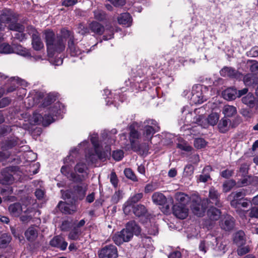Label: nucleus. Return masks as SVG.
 <instances>
[{"label": "nucleus", "instance_id": "7c9ffc66", "mask_svg": "<svg viewBox=\"0 0 258 258\" xmlns=\"http://www.w3.org/2000/svg\"><path fill=\"white\" fill-rule=\"evenodd\" d=\"M243 81L246 86H250L257 83L258 78L254 75L248 74L244 76Z\"/></svg>", "mask_w": 258, "mask_h": 258}, {"label": "nucleus", "instance_id": "680f3d73", "mask_svg": "<svg viewBox=\"0 0 258 258\" xmlns=\"http://www.w3.org/2000/svg\"><path fill=\"white\" fill-rule=\"evenodd\" d=\"M157 189V185L155 183H150L147 184L145 187V192L149 193Z\"/></svg>", "mask_w": 258, "mask_h": 258}, {"label": "nucleus", "instance_id": "c9c22d12", "mask_svg": "<svg viewBox=\"0 0 258 258\" xmlns=\"http://www.w3.org/2000/svg\"><path fill=\"white\" fill-rule=\"evenodd\" d=\"M32 213L31 209L26 207L21 212L22 215L20 216V220L24 223H28L32 219L33 215Z\"/></svg>", "mask_w": 258, "mask_h": 258}, {"label": "nucleus", "instance_id": "a19ab883", "mask_svg": "<svg viewBox=\"0 0 258 258\" xmlns=\"http://www.w3.org/2000/svg\"><path fill=\"white\" fill-rule=\"evenodd\" d=\"M14 48L8 43H4L0 45V53H1L9 54L14 52Z\"/></svg>", "mask_w": 258, "mask_h": 258}, {"label": "nucleus", "instance_id": "338daca9", "mask_svg": "<svg viewBox=\"0 0 258 258\" xmlns=\"http://www.w3.org/2000/svg\"><path fill=\"white\" fill-rule=\"evenodd\" d=\"M251 64L250 66V70L255 74H258V62L255 60L250 61Z\"/></svg>", "mask_w": 258, "mask_h": 258}, {"label": "nucleus", "instance_id": "473e14b6", "mask_svg": "<svg viewBox=\"0 0 258 258\" xmlns=\"http://www.w3.org/2000/svg\"><path fill=\"white\" fill-rule=\"evenodd\" d=\"M119 24L130 26L132 22L131 16L128 13L121 14L117 18Z\"/></svg>", "mask_w": 258, "mask_h": 258}, {"label": "nucleus", "instance_id": "412c9836", "mask_svg": "<svg viewBox=\"0 0 258 258\" xmlns=\"http://www.w3.org/2000/svg\"><path fill=\"white\" fill-rule=\"evenodd\" d=\"M36 97H38L39 99L44 97L42 105L44 106H47L50 104L52 102L55 100V96L52 94H49L46 95L42 92H37Z\"/></svg>", "mask_w": 258, "mask_h": 258}, {"label": "nucleus", "instance_id": "ddd939ff", "mask_svg": "<svg viewBox=\"0 0 258 258\" xmlns=\"http://www.w3.org/2000/svg\"><path fill=\"white\" fill-rule=\"evenodd\" d=\"M13 18V16L10 10L4 11L0 16V31L4 29L6 24L10 23Z\"/></svg>", "mask_w": 258, "mask_h": 258}, {"label": "nucleus", "instance_id": "2eb2a0df", "mask_svg": "<svg viewBox=\"0 0 258 258\" xmlns=\"http://www.w3.org/2000/svg\"><path fill=\"white\" fill-rule=\"evenodd\" d=\"M220 194L214 188H211L209 192V198L210 202L218 207L222 206V203L220 201Z\"/></svg>", "mask_w": 258, "mask_h": 258}, {"label": "nucleus", "instance_id": "e433bc0d", "mask_svg": "<svg viewBox=\"0 0 258 258\" xmlns=\"http://www.w3.org/2000/svg\"><path fill=\"white\" fill-rule=\"evenodd\" d=\"M223 113L228 117H231L234 115L236 112V108L233 106L225 105L223 107Z\"/></svg>", "mask_w": 258, "mask_h": 258}, {"label": "nucleus", "instance_id": "774afa93", "mask_svg": "<svg viewBox=\"0 0 258 258\" xmlns=\"http://www.w3.org/2000/svg\"><path fill=\"white\" fill-rule=\"evenodd\" d=\"M78 32L82 35H85L89 33V29L82 24H80L78 27Z\"/></svg>", "mask_w": 258, "mask_h": 258}, {"label": "nucleus", "instance_id": "cd10ccee", "mask_svg": "<svg viewBox=\"0 0 258 258\" xmlns=\"http://www.w3.org/2000/svg\"><path fill=\"white\" fill-rule=\"evenodd\" d=\"M212 171L211 166H208L205 167L203 170L202 174L198 177V180L200 182H206L210 179V172Z\"/></svg>", "mask_w": 258, "mask_h": 258}, {"label": "nucleus", "instance_id": "f03ea898", "mask_svg": "<svg viewBox=\"0 0 258 258\" xmlns=\"http://www.w3.org/2000/svg\"><path fill=\"white\" fill-rule=\"evenodd\" d=\"M45 40L48 55L52 56L54 52H61L65 49V40L62 38L57 36L50 30L45 32Z\"/></svg>", "mask_w": 258, "mask_h": 258}, {"label": "nucleus", "instance_id": "9b49d317", "mask_svg": "<svg viewBox=\"0 0 258 258\" xmlns=\"http://www.w3.org/2000/svg\"><path fill=\"white\" fill-rule=\"evenodd\" d=\"M188 209L184 205L177 204L173 206V214L179 219H185L188 215Z\"/></svg>", "mask_w": 258, "mask_h": 258}, {"label": "nucleus", "instance_id": "9d476101", "mask_svg": "<svg viewBox=\"0 0 258 258\" xmlns=\"http://www.w3.org/2000/svg\"><path fill=\"white\" fill-rule=\"evenodd\" d=\"M208 201V199H204L202 201V203L198 201H193L191 205V210L193 213L199 217L202 216L207 207Z\"/></svg>", "mask_w": 258, "mask_h": 258}, {"label": "nucleus", "instance_id": "13d9d810", "mask_svg": "<svg viewBox=\"0 0 258 258\" xmlns=\"http://www.w3.org/2000/svg\"><path fill=\"white\" fill-rule=\"evenodd\" d=\"M249 212L248 215L251 218H258V207L254 206L247 211Z\"/></svg>", "mask_w": 258, "mask_h": 258}, {"label": "nucleus", "instance_id": "6ab92c4d", "mask_svg": "<svg viewBox=\"0 0 258 258\" xmlns=\"http://www.w3.org/2000/svg\"><path fill=\"white\" fill-rule=\"evenodd\" d=\"M58 110L56 109V108L53 107L50 111V112H53L52 114H50L49 113L44 115L42 120V124L44 126H47L53 122L55 120L53 118V116H56V114L58 113Z\"/></svg>", "mask_w": 258, "mask_h": 258}, {"label": "nucleus", "instance_id": "5fc2aeb1", "mask_svg": "<svg viewBox=\"0 0 258 258\" xmlns=\"http://www.w3.org/2000/svg\"><path fill=\"white\" fill-rule=\"evenodd\" d=\"M121 198L122 192L120 190L116 191L114 192L111 198V202L113 204H116Z\"/></svg>", "mask_w": 258, "mask_h": 258}, {"label": "nucleus", "instance_id": "de8ad7c7", "mask_svg": "<svg viewBox=\"0 0 258 258\" xmlns=\"http://www.w3.org/2000/svg\"><path fill=\"white\" fill-rule=\"evenodd\" d=\"M9 28L11 30L22 32L24 30L25 27L19 23H11L9 26Z\"/></svg>", "mask_w": 258, "mask_h": 258}, {"label": "nucleus", "instance_id": "6e6d98bb", "mask_svg": "<svg viewBox=\"0 0 258 258\" xmlns=\"http://www.w3.org/2000/svg\"><path fill=\"white\" fill-rule=\"evenodd\" d=\"M87 189V185L86 184L83 183L82 185H78L76 187V190L79 194L82 195V197H83L85 194Z\"/></svg>", "mask_w": 258, "mask_h": 258}, {"label": "nucleus", "instance_id": "8fccbe9b", "mask_svg": "<svg viewBox=\"0 0 258 258\" xmlns=\"http://www.w3.org/2000/svg\"><path fill=\"white\" fill-rule=\"evenodd\" d=\"M81 233V230H78V229H76L74 227L69 234V238L72 240H77L78 239Z\"/></svg>", "mask_w": 258, "mask_h": 258}, {"label": "nucleus", "instance_id": "f8f14e48", "mask_svg": "<svg viewBox=\"0 0 258 258\" xmlns=\"http://www.w3.org/2000/svg\"><path fill=\"white\" fill-rule=\"evenodd\" d=\"M220 225L221 228L226 231L232 230L235 225V220L231 216H227L221 221Z\"/></svg>", "mask_w": 258, "mask_h": 258}, {"label": "nucleus", "instance_id": "a211bd4d", "mask_svg": "<svg viewBox=\"0 0 258 258\" xmlns=\"http://www.w3.org/2000/svg\"><path fill=\"white\" fill-rule=\"evenodd\" d=\"M58 208L63 213L71 214L76 211V207L73 205L70 206L66 202H59L58 205Z\"/></svg>", "mask_w": 258, "mask_h": 258}, {"label": "nucleus", "instance_id": "393cba45", "mask_svg": "<svg viewBox=\"0 0 258 258\" xmlns=\"http://www.w3.org/2000/svg\"><path fill=\"white\" fill-rule=\"evenodd\" d=\"M125 228L130 231L133 234L138 235L140 234L141 229L140 227L137 224L135 221H131L127 223Z\"/></svg>", "mask_w": 258, "mask_h": 258}, {"label": "nucleus", "instance_id": "e2e57ef3", "mask_svg": "<svg viewBox=\"0 0 258 258\" xmlns=\"http://www.w3.org/2000/svg\"><path fill=\"white\" fill-rule=\"evenodd\" d=\"M194 167L191 165H187L184 169L183 174L186 176H189L194 173Z\"/></svg>", "mask_w": 258, "mask_h": 258}, {"label": "nucleus", "instance_id": "72a5a7b5", "mask_svg": "<svg viewBox=\"0 0 258 258\" xmlns=\"http://www.w3.org/2000/svg\"><path fill=\"white\" fill-rule=\"evenodd\" d=\"M175 200L179 203L178 205H184L190 200L189 197L183 192H177L175 195Z\"/></svg>", "mask_w": 258, "mask_h": 258}, {"label": "nucleus", "instance_id": "423d86ee", "mask_svg": "<svg viewBox=\"0 0 258 258\" xmlns=\"http://www.w3.org/2000/svg\"><path fill=\"white\" fill-rule=\"evenodd\" d=\"M16 167H9L1 171L0 174V183L4 185H11L14 182V171Z\"/></svg>", "mask_w": 258, "mask_h": 258}, {"label": "nucleus", "instance_id": "c756f323", "mask_svg": "<svg viewBox=\"0 0 258 258\" xmlns=\"http://www.w3.org/2000/svg\"><path fill=\"white\" fill-rule=\"evenodd\" d=\"M230 125V120L224 117L220 120L218 126L220 132L224 133L229 130Z\"/></svg>", "mask_w": 258, "mask_h": 258}, {"label": "nucleus", "instance_id": "4be33fe9", "mask_svg": "<svg viewBox=\"0 0 258 258\" xmlns=\"http://www.w3.org/2000/svg\"><path fill=\"white\" fill-rule=\"evenodd\" d=\"M245 235L242 230H239L234 234L233 241L238 246H241L245 242Z\"/></svg>", "mask_w": 258, "mask_h": 258}, {"label": "nucleus", "instance_id": "39448f33", "mask_svg": "<svg viewBox=\"0 0 258 258\" xmlns=\"http://www.w3.org/2000/svg\"><path fill=\"white\" fill-rule=\"evenodd\" d=\"M26 31L31 35L32 45L34 49L38 51L42 49L44 45L38 32L32 26H28Z\"/></svg>", "mask_w": 258, "mask_h": 258}, {"label": "nucleus", "instance_id": "f257e3e1", "mask_svg": "<svg viewBox=\"0 0 258 258\" xmlns=\"http://www.w3.org/2000/svg\"><path fill=\"white\" fill-rule=\"evenodd\" d=\"M102 138L103 141L99 144L98 141L97 134H93L91 136V141L94 147L96 154L89 155L87 156L86 157L92 162L96 160V157L99 158L104 157L105 152L110 151L111 150L110 146L115 143L114 138L108 135L106 131H104L102 133Z\"/></svg>", "mask_w": 258, "mask_h": 258}, {"label": "nucleus", "instance_id": "a18cd8bd", "mask_svg": "<svg viewBox=\"0 0 258 258\" xmlns=\"http://www.w3.org/2000/svg\"><path fill=\"white\" fill-rule=\"evenodd\" d=\"M125 176L128 179L132 180L133 181H137L138 178L131 168H125L124 170Z\"/></svg>", "mask_w": 258, "mask_h": 258}, {"label": "nucleus", "instance_id": "864d4df0", "mask_svg": "<svg viewBox=\"0 0 258 258\" xmlns=\"http://www.w3.org/2000/svg\"><path fill=\"white\" fill-rule=\"evenodd\" d=\"M245 196V194L244 191L241 190L236 192H232L229 196L228 198L231 199H234L235 200H239Z\"/></svg>", "mask_w": 258, "mask_h": 258}, {"label": "nucleus", "instance_id": "49530a36", "mask_svg": "<svg viewBox=\"0 0 258 258\" xmlns=\"http://www.w3.org/2000/svg\"><path fill=\"white\" fill-rule=\"evenodd\" d=\"M236 184V182L233 180L226 181L223 184V189L225 192L230 191Z\"/></svg>", "mask_w": 258, "mask_h": 258}, {"label": "nucleus", "instance_id": "0e129e2a", "mask_svg": "<svg viewBox=\"0 0 258 258\" xmlns=\"http://www.w3.org/2000/svg\"><path fill=\"white\" fill-rule=\"evenodd\" d=\"M10 153L8 150H2L0 151V162H3L10 156Z\"/></svg>", "mask_w": 258, "mask_h": 258}, {"label": "nucleus", "instance_id": "4d7b16f0", "mask_svg": "<svg viewBox=\"0 0 258 258\" xmlns=\"http://www.w3.org/2000/svg\"><path fill=\"white\" fill-rule=\"evenodd\" d=\"M239 246V247L237 248V251L238 255L239 256L243 255L248 253L250 250L249 247L248 246L243 247Z\"/></svg>", "mask_w": 258, "mask_h": 258}, {"label": "nucleus", "instance_id": "37998d69", "mask_svg": "<svg viewBox=\"0 0 258 258\" xmlns=\"http://www.w3.org/2000/svg\"><path fill=\"white\" fill-rule=\"evenodd\" d=\"M71 170V167L69 165H65L61 168L60 171L62 174L65 175L70 180L73 181V172L70 173Z\"/></svg>", "mask_w": 258, "mask_h": 258}, {"label": "nucleus", "instance_id": "b1692460", "mask_svg": "<svg viewBox=\"0 0 258 258\" xmlns=\"http://www.w3.org/2000/svg\"><path fill=\"white\" fill-rule=\"evenodd\" d=\"M222 95L223 98L228 101L234 100L237 97V90L234 88H229L225 90Z\"/></svg>", "mask_w": 258, "mask_h": 258}, {"label": "nucleus", "instance_id": "20e7f679", "mask_svg": "<svg viewBox=\"0 0 258 258\" xmlns=\"http://www.w3.org/2000/svg\"><path fill=\"white\" fill-rule=\"evenodd\" d=\"M87 167L86 165L82 162L77 163L74 167V172L73 177V181L79 182L85 180L87 177Z\"/></svg>", "mask_w": 258, "mask_h": 258}, {"label": "nucleus", "instance_id": "69168bd1", "mask_svg": "<svg viewBox=\"0 0 258 258\" xmlns=\"http://www.w3.org/2000/svg\"><path fill=\"white\" fill-rule=\"evenodd\" d=\"M43 116L40 114L37 113H34L33 115V119L34 123L36 124H42V120Z\"/></svg>", "mask_w": 258, "mask_h": 258}, {"label": "nucleus", "instance_id": "c03bdc74", "mask_svg": "<svg viewBox=\"0 0 258 258\" xmlns=\"http://www.w3.org/2000/svg\"><path fill=\"white\" fill-rule=\"evenodd\" d=\"M14 49L15 50L14 52L16 51L17 53H18L19 55H22V56H30V54L25 48L23 47L21 45H17L14 48Z\"/></svg>", "mask_w": 258, "mask_h": 258}, {"label": "nucleus", "instance_id": "1a4fd4ad", "mask_svg": "<svg viewBox=\"0 0 258 258\" xmlns=\"http://www.w3.org/2000/svg\"><path fill=\"white\" fill-rule=\"evenodd\" d=\"M130 130V141L132 150L135 152L140 150V145L136 142V141L141 137L140 133L134 127L133 125L129 127Z\"/></svg>", "mask_w": 258, "mask_h": 258}, {"label": "nucleus", "instance_id": "4468645a", "mask_svg": "<svg viewBox=\"0 0 258 258\" xmlns=\"http://www.w3.org/2000/svg\"><path fill=\"white\" fill-rule=\"evenodd\" d=\"M220 74L224 77L236 78L239 77L240 74L235 69L232 67H224L220 71Z\"/></svg>", "mask_w": 258, "mask_h": 258}, {"label": "nucleus", "instance_id": "3c124183", "mask_svg": "<svg viewBox=\"0 0 258 258\" xmlns=\"http://www.w3.org/2000/svg\"><path fill=\"white\" fill-rule=\"evenodd\" d=\"M207 142L202 138H198L194 141V146L197 149H202L206 147Z\"/></svg>", "mask_w": 258, "mask_h": 258}, {"label": "nucleus", "instance_id": "aec40b11", "mask_svg": "<svg viewBox=\"0 0 258 258\" xmlns=\"http://www.w3.org/2000/svg\"><path fill=\"white\" fill-rule=\"evenodd\" d=\"M152 199L153 203L158 205L163 206L167 202L166 197L159 192H154L152 195Z\"/></svg>", "mask_w": 258, "mask_h": 258}, {"label": "nucleus", "instance_id": "5701e85b", "mask_svg": "<svg viewBox=\"0 0 258 258\" xmlns=\"http://www.w3.org/2000/svg\"><path fill=\"white\" fill-rule=\"evenodd\" d=\"M143 196L142 193H138L131 197L127 202V205L123 209L124 212L126 213L128 210H130L132 205L139 202L143 198Z\"/></svg>", "mask_w": 258, "mask_h": 258}, {"label": "nucleus", "instance_id": "58836bf2", "mask_svg": "<svg viewBox=\"0 0 258 258\" xmlns=\"http://www.w3.org/2000/svg\"><path fill=\"white\" fill-rule=\"evenodd\" d=\"M134 213L138 217L144 215L147 212L146 207L143 205H138L134 208Z\"/></svg>", "mask_w": 258, "mask_h": 258}, {"label": "nucleus", "instance_id": "ea45409f", "mask_svg": "<svg viewBox=\"0 0 258 258\" xmlns=\"http://www.w3.org/2000/svg\"><path fill=\"white\" fill-rule=\"evenodd\" d=\"M11 240V237L7 234H4L0 237V247L6 248Z\"/></svg>", "mask_w": 258, "mask_h": 258}, {"label": "nucleus", "instance_id": "bf43d9fd", "mask_svg": "<svg viewBox=\"0 0 258 258\" xmlns=\"http://www.w3.org/2000/svg\"><path fill=\"white\" fill-rule=\"evenodd\" d=\"M12 129L10 126L9 125H0V137L4 136L10 133Z\"/></svg>", "mask_w": 258, "mask_h": 258}, {"label": "nucleus", "instance_id": "7ed1b4c3", "mask_svg": "<svg viewBox=\"0 0 258 258\" xmlns=\"http://www.w3.org/2000/svg\"><path fill=\"white\" fill-rule=\"evenodd\" d=\"M143 138L144 141H151L154 134L158 132L159 127L157 122L153 119H148L144 122Z\"/></svg>", "mask_w": 258, "mask_h": 258}, {"label": "nucleus", "instance_id": "2f4dec72", "mask_svg": "<svg viewBox=\"0 0 258 258\" xmlns=\"http://www.w3.org/2000/svg\"><path fill=\"white\" fill-rule=\"evenodd\" d=\"M25 235L29 241H33L38 236L37 230L35 227H30L26 231Z\"/></svg>", "mask_w": 258, "mask_h": 258}, {"label": "nucleus", "instance_id": "603ef678", "mask_svg": "<svg viewBox=\"0 0 258 258\" xmlns=\"http://www.w3.org/2000/svg\"><path fill=\"white\" fill-rule=\"evenodd\" d=\"M192 99H193L196 103L200 104L203 102L204 100L203 97H201V93L200 91H198L197 92L195 93V90H193L192 91Z\"/></svg>", "mask_w": 258, "mask_h": 258}, {"label": "nucleus", "instance_id": "a878e982", "mask_svg": "<svg viewBox=\"0 0 258 258\" xmlns=\"http://www.w3.org/2000/svg\"><path fill=\"white\" fill-rule=\"evenodd\" d=\"M19 140L17 138L9 139L3 143L1 149L8 150L16 146L19 145Z\"/></svg>", "mask_w": 258, "mask_h": 258}, {"label": "nucleus", "instance_id": "bb28decb", "mask_svg": "<svg viewBox=\"0 0 258 258\" xmlns=\"http://www.w3.org/2000/svg\"><path fill=\"white\" fill-rule=\"evenodd\" d=\"M89 27L92 32L99 35L102 34L104 30V26L96 21L91 22Z\"/></svg>", "mask_w": 258, "mask_h": 258}, {"label": "nucleus", "instance_id": "6e6552de", "mask_svg": "<svg viewBox=\"0 0 258 258\" xmlns=\"http://www.w3.org/2000/svg\"><path fill=\"white\" fill-rule=\"evenodd\" d=\"M133 236L132 233L125 228L116 233L113 236V239L116 244L120 245L124 242L129 241Z\"/></svg>", "mask_w": 258, "mask_h": 258}, {"label": "nucleus", "instance_id": "052dcab7", "mask_svg": "<svg viewBox=\"0 0 258 258\" xmlns=\"http://www.w3.org/2000/svg\"><path fill=\"white\" fill-rule=\"evenodd\" d=\"M123 152L122 150H116L113 152L112 157L116 161H120L123 157Z\"/></svg>", "mask_w": 258, "mask_h": 258}, {"label": "nucleus", "instance_id": "79ce46f5", "mask_svg": "<svg viewBox=\"0 0 258 258\" xmlns=\"http://www.w3.org/2000/svg\"><path fill=\"white\" fill-rule=\"evenodd\" d=\"M219 119V116L217 113H211L207 118V120L209 124L214 126L217 124Z\"/></svg>", "mask_w": 258, "mask_h": 258}, {"label": "nucleus", "instance_id": "4c0bfd02", "mask_svg": "<svg viewBox=\"0 0 258 258\" xmlns=\"http://www.w3.org/2000/svg\"><path fill=\"white\" fill-rule=\"evenodd\" d=\"M59 37L62 38V39L65 40V42L66 41L67 39H69L68 41H74V36L73 33L66 29H62L61 30V36H59Z\"/></svg>", "mask_w": 258, "mask_h": 258}, {"label": "nucleus", "instance_id": "f704fd0d", "mask_svg": "<svg viewBox=\"0 0 258 258\" xmlns=\"http://www.w3.org/2000/svg\"><path fill=\"white\" fill-rule=\"evenodd\" d=\"M68 51L72 56H77L81 53V50L76 45L74 41H68Z\"/></svg>", "mask_w": 258, "mask_h": 258}, {"label": "nucleus", "instance_id": "09e8293b", "mask_svg": "<svg viewBox=\"0 0 258 258\" xmlns=\"http://www.w3.org/2000/svg\"><path fill=\"white\" fill-rule=\"evenodd\" d=\"M94 18L99 21H103L106 19V13L101 10H96L94 11Z\"/></svg>", "mask_w": 258, "mask_h": 258}, {"label": "nucleus", "instance_id": "f3484780", "mask_svg": "<svg viewBox=\"0 0 258 258\" xmlns=\"http://www.w3.org/2000/svg\"><path fill=\"white\" fill-rule=\"evenodd\" d=\"M25 208L26 207H23L19 203H14L9 206L8 210L12 216L18 217Z\"/></svg>", "mask_w": 258, "mask_h": 258}, {"label": "nucleus", "instance_id": "dca6fc26", "mask_svg": "<svg viewBox=\"0 0 258 258\" xmlns=\"http://www.w3.org/2000/svg\"><path fill=\"white\" fill-rule=\"evenodd\" d=\"M50 244L52 246L59 248L61 250H64L67 247L68 243L64 240L62 237L57 236L50 240Z\"/></svg>", "mask_w": 258, "mask_h": 258}, {"label": "nucleus", "instance_id": "c85d7f7f", "mask_svg": "<svg viewBox=\"0 0 258 258\" xmlns=\"http://www.w3.org/2000/svg\"><path fill=\"white\" fill-rule=\"evenodd\" d=\"M207 214L209 218L211 220L216 221L220 218L221 215V212L220 210L217 209L216 208L212 207L208 209Z\"/></svg>", "mask_w": 258, "mask_h": 258}, {"label": "nucleus", "instance_id": "0eeeda50", "mask_svg": "<svg viewBox=\"0 0 258 258\" xmlns=\"http://www.w3.org/2000/svg\"><path fill=\"white\" fill-rule=\"evenodd\" d=\"M98 256L99 258H117V248L113 244L105 245L98 251Z\"/></svg>", "mask_w": 258, "mask_h": 258}]
</instances>
